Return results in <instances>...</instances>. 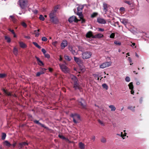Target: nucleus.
Returning a JSON list of instances; mask_svg holds the SVG:
<instances>
[{
  "label": "nucleus",
  "instance_id": "f257e3e1",
  "mask_svg": "<svg viewBox=\"0 0 149 149\" xmlns=\"http://www.w3.org/2000/svg\"><path fill=\"white\" fill-rule=\"evenodd\" d=\"M74 58L75 61L80 66V68L78 72L79 73H82L84 72L85 70V68L83 66H82L83 63V61L79 58H77L75 56L74 57Z\"/></svg>",
  "mask_w": 149,
  "mask_h": 149
},
{
  "label": "nucleus",
  "instance_id": "f03ea898",
  "mask_svg": "<svg viewBox=\"0 0 149 149\" xmlns=\"http://www.w3.org/2000/svg\"><path fill=\"white\" fill-rule=\"evenodd\" d=\"M19 4L22 9H24L28 6L27 0H19Z\"/></svg>",
  "mask_w": 149,
  "mask_h": 149
},
{
  "label": "nucleus",
  "instance_id": "7ed1b4c3",
  "mask_svg": "<svg viewBox=\"0 0 149 149\" xmlns=\"http://www.w3.org/2000/svg\"><path fill=\"white\" fill-rule=\"evenodd\" d=\"M92 55L91 52L86 51L82 53V58L83 59H87L90 58Z\"/></svg>",
  "mask_w": 149,
  "mask_h": 149
},
{
  "label": "nucleus",
  "instance_id": "20e7f679",
  "mask_svg": "<svg viewBox=\"0 0 149 149\" xmlns=\"http://www.w3.org/2000/svg\"><path fill=\"white\" fill-rule=\"evenodd\" d=\"M59 65L62 71L64 73H66L70 72V69L64 64H60Z\"/></svg>",
  "mask_w": 149,
  "mask_h": 149
},
{
  "label": "nucleus",
  "instance_id": "39448f33",
  "mask_svg": "<svg viewBox=\"0 0 149 149\" xmlns=\"http://www.w3.org/2000/svg\"><path fill=\"white\" fill-rule=\"evenodd\" d=\"M71 116L73 118V121L74 123H77L80 120V117L79 115L76 114H72Z\"/></svg>",
  "mask_w": 149,
  "mask_h": 149
},
{
  "label": "nucleus",
  "instance_id": "423d86ee",
  "mask_svg": "<svg viewBox=\"0 0 149 149\" xmlns=\"http://www.w3.org/2000/svg\"><path fill=\"white\" fill-rule=\"evenodd\" d=\"M111 61L104 62L100 65V67L101 68L104 69L111 66Z\"/></svg>",
  "mask_w": 149,
  "mask_h": 149
},
{
  "label": "nucleus",
  "instance_id": "0eeeda50",
  "mask_svg": "<svg viewBox=\"0 0 149 149\" xmlns=\"http://www.w3.org/2000/svg\"><path fill=\"white\" fill-rule=\"evenodd\" d=\"M78 101L79 103V104L81 106L82 108H86V104L85 100L84 99H82V98H81L80 99H79L78 100Z\"/></svg>",
  "mask_w": 149,
  "mask_h": 149
},
{
  "label": "nucleus",
  "instance_id": "6e6552de",
  "mask_svg": "<svg viewBox=\"0 0 149 149\" xmlns=\"http://www.w3.org/2000/svg\"><path fill=\"white\" fill-rule=\"evenodd\" d=\"M68 21L70 23L73 22H77L78 21V20L75 16L73 15L69 18Z\"/></svg>",
  "mask_w": 149,
  "mask_h": 149
},
{
  "label": "nucleus",
  "instance_id": "1a4fd4ad",
  "mask_svg": "<svg viewBox=\"0 0 149 149\" xmlns=\"http://www.w3.org/2000/svg\"><path fill=\"white\" fill-rule=\"evenodd\" d=\"M68 45V42L65 40H63L61 44V49H64Z\"/></svg>",
  "mask_w": 149,
  "mask_h": 149
},
{
  "label": "nucleus",
  "instance_id": "9d476101",
  "mask_svg": "<svg viewBox=\"0 0 149 149\" xmlns=\"http://www.w3.org/2000/svg\"><path fill=\"white\" fill-rule=\"evenodd\" d=\"M103 11L106 14L108 11V5L105 3L104 2L103 3Z\"/></svg>",
  "mask_w": 149,
  "mask_h": 149
},
{
  "label": "nucleus",
  "instance_id": "9b49d317",
  "mask_svg": "<svg viewBox=\"0 0 149 149\" xmlns=\"http://www.w3.org/2000/svg\"><path fill=\"white\" fill-rule=\"evenodd\" d=\"M56 10L54 8V10L51 12L49 15V17L51 19H53V18L56 17Z\"/></svg>",
  "mask_w": 149,
  "mask_h": 149
},
{
  "label": "nucleus",
  "instance_id": "f8f14e48",
  "mask_svg": "<svg viewBox=\"0 0 149 149\" xmlns=\"http://www.w3.org/2000/svg\"><path fill=\"white\" fill-rule=\"evenodd\" d=\"M97 21L98 23L101 24H104L106 23L105 20L102 18H98L97 19Z\"/></svg>",
  "mask_w": 149,
  "mask_h": 149
},
{
  "label": "nucleus",
  "instance_id": "ddd939ff",
  "mask_svg": "<svg viewBox=\"0 0 149 149\" xmlns=\"http://www.w3.org/2000/svg\"><path fill=\"white\" fill-rule=\"evenodd\" d=\"M69 49L71 52L72 54L74 55H77L78 53L77 52L75 51L72 46H69Z\"/></svg>",
  "mask_w": 149,
  "mask_h": 149
},
{
  "label": "nucleus",
  "instance_id": "4468645a",
  "mask_svg": "<svg viewBox=\"0 0 149 149\" xmlns=\"http://www.w3.org/2000/svg\"><path fill=\"white\" fill-rule=\"evenodd\" d=\"M46 69L45 68H41L40 72H38L36 74L37 76H39L41 74H44L46 71Z\"/></svg>",
  "mask_w": 149,
  "mask_h": 149
},
{
  "label": "nucleus",
  "instance_id": "2eb2a0df",
  "mask_svg": "<svg viewBox=\"0 0 149 149\" xmlns=\"http://www.w3.org/2000/svg\"><path fill=\"white\" fill-rule=\"evenodd\" d=\"M104 36L103 34L100 33H98L97 34H96L94 36H93L92 37V38H102Z\"/></svg>",
  "mask_w": 149,
  "mask_h": 149
},
{
  "label": "nucleus",
  "instance_id": "dca6fc26",
  "mask_svg": "<svg viewBox=\"0 0 149 149\" xmlns=\"http://www.w3.org/2000/svg\"><path fill=\"white\" fill-rule=\"evenodd\" d=\"M70 78L71 79L73 83L78 81L77 77L72 74H70Z\"/></svg>",
  "mask_w": 149,
  "mask_h": 149
},
{
  "label": "nucleus",
  "instance_id": "f3484780",
  "mask_svg": "<svg viewBox=\"0 0 149 149\" xmlns=\"http://www.w3.org/2000/svg\"><path fill=\"white\" fill-rule=\"evenodd\" d=\"M50 20L54 24H57L58 22V20L57 18L56 17L50 19Z\"/></svg>",
  "mask_w": 149,
  "mask_h": 149
},
{
  "label": "nucleus",
  "instance_id": "a211bd4d",
  "mask_svg": "<svg viewBox=\"0 0 149 149\" xmlns=\"http://www.w3.org/2000/svg\"><path fill=\"white\" fill-rule=\"evenodd\" d=\"M35 58H36L38 63V64L40 66H42L43 65V63L42 61H41L40 59V58L37 56H36Z\"/></svg>",
  "mask_w": 149,
  "mask_h": 149
},
{
  "label": "nucleus",
  "instance_id": "6ab92c4d",
  "mask_svg": "<svg viewBox=\"0 0 149 149\" xmlns=\"http://www.w3.org/2000/svg\"><path fill=\"white\" fill-rule=\"evenodd\" d=\"M120 21L125 25H126L127 23V20L126 19H120Z\"/></svg>",
  "mask_w": 149,
  "mask_h": 149
},
{
  "label": "nucleus",
  "instance_id": "aec40b11",
  "mask_svg": "<svg viewBox=\"0 0 149 149\" xmlns=\"http://www.w3.org/2000/svg\"><path fill=\"white\" fill-rule=\"evenodd\" d=\"M74 83V88L75 89H79V84L77 83V81L75 82Z\"/></svg>",
  "mask_w": 149,
  "mask_h": 149
},
{
  "label": "nucleus",
  "instance_id": "412c9836",
  "mask_svg": "<svg viewBox=\"0 0 149 149\" xmlns=\"http://www.w3.org/2000/svg\"><path fill=\"white\" fill-rule=\"evenodd\" d=\"M34 122L40 125V126H41L42 127H44L45 128H47V127L45 126L43 124H41V123H40L38 120H35L34 121Z\"/></svg>",
  "mask_w": 149,
  "mask_h": 149
},
{
  "label": "nucleus",
  "instance_id": "4be33fe9",
  "mask_svg": "<svg viewBox=\"0 0 149 149\" xmlns=\"http://www.w3.org/2000/svg\"><path fill=\"white\" fill-rule=\"evenodd\" d=\"M93 36L92 32L91 31H90L88 32L86 35V36L87 38H89L91 37H92H92L93 36Z\"/></svg>",
  "mask_w": 149,
  "mask_h": 149
},
{
  "label": "nucleus",
  "instance_id": "5701e85b",
  "mask_svg": "<svg viewBox=\"0 0 149 149\" xmlns=\"http://www.w3.org/2000/svg\"><path fill=\"white\" fill-rule=\"evenodd\" d=\"M20 47L22 48H25L26 47V45L22 42H19Z\"/></svg>",
  "mask_w": 149,
  "mask_h": 149
},
{
  "label": "nucleus",
  "instance_id": "b1692460",
  "mask_svg": "<svg viewBox=\"0 0 149 149\" xmlns=\"http://www.w3.org/2000/svg\"><path fill=\"white\" fill-rule=\"evenodd\" d=\"M79 146L81 149H84L85 148V145L81 142L79 143Z\"/></svg>",
  "mask_w": 149,
  "mask_h": 149
},
{
  "label": "nucleus",
  "instance_id": "393cba45",
  "mask_svg": "<svg viewBox=\"0 0 149 149\" xmlns=\"http://www.w3.org/2000/svg\"><path fill=\"white\" fill-rule=\"evenodd\" d=\"M27 143L25 142L19 143V147L20 148H22L24 146L27 145Z\"/></svg>",
  "mask_w": 149,
  "mask_h": 149
},
{
  "label": "nucleus",
  "instance_id": "a878e982",
  "mask_svg": "<svg viewBox=\"0 0 149 149\" xmlns=\"http://www.w3.org/2000/svg\"><path fill=\"white\" fill-rule=\"evenodd\" d=\"M13 53L15 55L17 56L18 54V50L15 47L14 48Z\"/></svg>",
  "mask_w": 149,
  "mask_h": 149
},
{
  "label": "nucleus",
  "instance_id": "bb28decb",
  "mask_svg": "<svg viewBox=\"0 0 149 149\" xmlns=\"http://www.w3.org/2000/svg\"><path fill=\"white\" fill-rule=\"evenodd\" d=\"M77 14L78 15L80 19H82L83 17L82 12L81 11H77Z\"/></svg>",
  "mask_w": 149,
  "mask_h": 149
},
{
  "label": "nucleus",
  "instance_id": "cd10ccee",
  "mask_svg": "<svg viewBox=\"0 0 149 149\" xmlns=\"http://www.w3.org/2000/svg\"><path fill=\"white\" fill-rule=\"evenodd\" d=\"M3 143L4 145L7 146H11V144L7 141H5Z\"/></svg>",
  "mask_w": 149,
  "mask_h": 149
},
{
  "label": "nucleus",
  "instance_id": "c85d7f7f",
  "mask_svg": "<svg viewBox=\"0 0 149 149\" xmlns=\"http://www.w3.org/2000/svg\"><path fill=\"white\" fill-rule=\"evenodd\" d=\"M109 108L111 109V111H114L116 110V107L113 105H110L109 106Z\"/></svg>",
  "mask_w": 149,
  "mask_h": 149
},
{
  "label": "nucleus",
  "instance_id": "c756f323",
  "mask_svg": "<svg viewBox=\"0 0 149 149\" xmlns=\"http://www.w3.org/2000/svg\"><path fill=\"white\" fill-rule=\"evenodd\" d=\"M83 8V6H79L77 8V11H81Z\"/></svg>",
  "mask_w": 149,
  "mask_h": 149
},
{
  "label": "nucleus",
  "instance_id": "7c9ffc66",
  "mask_svg": "<svg viewBox=\"0 0 149 149\" xmlns=\"http://www.w3.org/2000/svg\"><path fill=\"white\" fill-rule=\"evenodd\" d=\"M10 17L11 19V20L14 22L15 23L16 22V20L14 18V17L13 15H10Z\"/></svg>",
  "mask_w": 149,
  "mask_h": 149
},
{
  "label": "nucleus",
  "instance_id": "2f4dec72",
  "mask_svg": "<svg viewBox=\"0 0 149 149\" xmlns=\"http://www.w3.org/2000/svg\"><path fill=\"white\" fill-rule=\"evenodd\" d=\"M33 44L37 47L39 49H40L41 47L40 46L38 45V43L36 42H33Z\"/></svg>",
  "mask_w": 149,
  "mask_h": 149
},
{
  "label": "nucleus",
  "instance_id": "473e14b6",
  "mask_svg": "<svg viewBox=\"0 0 149 149\" xmlns=\"http://www.w3.org/2000/svg\"><path fill=\"white\" fill-rule=\"evenodd\" d=\"M130 89L131 90H133V83H130L128 85Z\"/></svg>",
  "mask_w": 149,
  "mask_h": 149
},
{
  "label": "nucleus",
  "instance_id": "72a5a7b5",
  "mask_svg": "<svg viewBox=\"0 0 149 149\" xmlns=\"http://www.w3.org/2000/svg\"><path fill=\"white\" fill-rule=\"evenodd\" d=\"M135 107H133L131 106H129L127 107V109H130L132 111H134Z\"/></svg>",
  "mask_w": 149,
  "mask_h": 149
},
{
  "label": "nucleus",
  "instance_id": "f704fd0d",
  "mask_svg": "<svg viewBox=\"0 0 149 149\" xmlns=\"http://www.w3.org/2000/svg\"><path fill=\"white\" fill-rule=\"evenodd\" d=\"M3 92L5 93L6 95H7L8 96H11V94L10 93H9L7 92L5 89H3Z\"/></svg>",
  "mask_w": 149,
  "mask_h": 149
},
{
  "label": "nucleus",
  "instance_id": "c9c22d12",
  "mask_svg": "<svg viewBox=\"0 0 149 149\" xmlns=\"http://www.w3.org/2000/svg\"><path fill=\"white\" fill-rule=\"evenodd\" d=\"M7 75L5 74H0V78H3L6 76Z\"/></svg>",
  "mask_w": 149,
  "mask_h": 149
},
{
  "label": "nucleus",
  "instance_id": "e433bc0d",
  "mask_svg": "<svg viewBox=\"0 0 149 149\" xmlns=\"http://www.w3.org/2000/svg\"><path fill=\"white\" fill-rule=\"evenodd\" d=\"M5 40H6L8 42H10L11 40L9 37L7 36H5Z\"/></svg>",
  "mask_w": 149,
  "mask_h": 149
},
{
  "label": "nucleus",
  "instance_id": "4c0bfd02",
  "mask_svg": "<svg viewBox=\"0 0 149 149\" xmlns=\"http://www.w3.org/2000/svg\"><path fill=\"white\" fill-rule=\"evenodd\" d=\"M114 43L117 45L120 46L121 45V42L118 41H115Z\"/></svg>",
  "mask_w": 149,
  "mask_h": 149
},
{
  "label": "nucleus",
  "instance_id": "58836bf2",
  "mask_svg": "<svg viewBox=\"0 0 149 149\" xmlns=\"http://www.w3.org/2000/svg\"><path fill=\"white\" fill-rule=\"evenodd\" d=\"M64 57L65 59V60H66L68 61H70L71 60V58H70L68 56H64Z\"/></svg>",
  "mask_w": 149,
  "mask_h": 149
},
{
  "label": "nucleus",
  "instance_id": "ea45409f",
  "mask_svg": "<svg viewBox=\"0 0 149 149\" xmlns=\"http://www.w3.org/2000/svg\"><path fill=\"white\" fill-rule=\"evenodd\" d=\"M6 136V134L4 133H2V136H1V139L2 140H4L5 139Z\"/></svg>",
  "mask_w": 149,
  "mask_h": 149
},
{
  "label": "nucleus",
  "instance_id": "a19ab883",
  "mask_svg": "<svg viewBox=\"0 0 149 149\" xmlns=\"http://www.w3.org/2000/svg\"><path fill=\"white\" fill-rule=\"evenodd\" d=\"M102 87L106 90H107L108 89V86L106 84H104L102 85Z\"/></svg>",
  "mask_w": 149,
  "mask_h": 149
},
{
  "label": "nucleus",
  "instance_id": "79ce46f5",
  "mask_svg": "<svg viewBox=\"0 0 149 149\" xmlns=\"http://www.w3.org/2000/svg\"><path fill=\"white\" fill-rule=\"evenodd\" d=\"M39 18L40 20L42 21H44L45 20V18L43 17V15H40Z\"/></svg>",
  "mask_w": 149,
  "mask_h": 149
},
{
  "label": "nucleus",
  "instance_id": "37998d69",
  "mask_svg": "<svg viewBox=\"0 0 149 149\" xmlns=\"http://www.w3.org/2000/svg\"><path fill=\"white\" fill-rule=\"evenodd\" d=\"M98 14L97 13H94L91 15V17L93 18L96 17Z\"/></svg>",
  "mask_w": 149,
  "mask_h": 149
},
{
  "label": "nucleus",
  "instance_id": "c03bdc74",
  "mask_svg": "<svg viewBox=\"0 0 149 149\" xmlns=\"http://www.w3.org/2000/svg\"><path fill=\"white\" fill-rule=\"evenodd\" d=\"M124 2L127 4H128L129 5H131L132 3L130 1H127L126 0H125L124 1Z\"/></svg>",
  "mask_w": 149,
  "mask_h": 149
},
{
  "label": "nucleus",
  "instance_id": "a18cd8bd",
  "mask_svg": "<svg viewBox=\"0 0 149 149\" xmlns=\"http://www.w3.org/2000/svg\"><path fill=\"white\" fill-rule=\"evenodd\" d=\"M125 80L127 82H129L130 81V78L129 77H126L125 78Z\"/></svg>",
  "mask_w": 149,
  "mask_h": 149
},
{
  "label": "nucleus",
  "instance_id": "49530a36",
  "mask_svg": "<svg viewBox=\"0 0 149 149\" xmlns=\"http://www.w3.org/2000/svg\"><path fill=\"white\" fill-rule=\"evenodd\" d=\"M98 123L102 126H104V124L102 121L100 120H98Z\"/></svg>",
  "mask_w": 149,
  "mask_h": 149
},
{
  "label": "nucleus",
  "instance_id": "de8ad7c7",
  "mask_svg": "<svg viewBox=\"0 0 149 149\" xmlns=\"http://www.w3.org/2000/svg\"><path fill=\"white\" fill-rule=\"evenodd\" d=\"M21 24L24 27H26L27 26L26 24L24 22H22Z\"/></svg>",
  "mask_w": 149,
  "mask_h": 149
},
{
  "label": "nucleus",
  "instance_id": "09e8293b",
  "mask_svg": "<svg viewBox=\"0 0 149 149\" xmlns=\"http://www.w3.org/2000/svg\"><path fill=\"white\" fill-rule=\"evenodd\" d=\"M125 10V8L124 7H121L120 9V11L122 13H124Z\"/></svg>",
  "mask_w": 149,
  "mask_h": 149
},
{
  "label": "nucleus",
  "instance_id": "8fccbe9b",
  "mask_svg": "<svg viewBox=\"0 0 149 149\" xmlns=\"http://www.w3.org/2000/svg\"><path fill=\"white\" fill-rule=\"evenodd\" d=\"M42 40L43 41L46 42L47 41V39L46 37H43L42 38Z\"/></svg>",
  "mask_w": 149,
  "mask_h": 149
},
{
  "label": "nucleus",
  "instance_id": "3c124183",
  "mask_svg": "<svg viewBox=\"0 0 149 149\" xmlns=\"http://www.w3.org/2000/svg\"><path fill=\"white\" fill-rule=\"evenodd\" d=\"M106 139L105 138H102L101 139V141L103 143H105L106 142Z\"/></svg>",
  "mask_w": 149,
  "mask_h": 149
},
{
  "label": "nucleus",
  "instance_id": "603ef678",
  "mask_svg": "<svg viewBox=\"0 0 149 149\" xmlns=\"http://www.w3.org/2000/svg\"><path fill=\"white\" fill-rule=\"evenodd\" d=\"M115 37V34L114 33H112L110 35V37L111 38H114Z\"/></svg>",
  "mask_w": 149,
  "mask_h": 149
},
{
  "label": "nucleus",
  "instance_id": "864d4df0",
  "mask_svg": "<svg viewBox=\"0 0 149 149\" xmlns=\"http://www.w3.org/2000/svg\"><path fill=\"white\" fill-rule=\"evenodd\" d=\"M37 31L36 30H35L34 31V32H36L35 33V36L36 37H38V36H39V33L38 32H36Z\"/></svg>",
  "mask_w": 149,
  "mask_h": 149
},
{
  "label": "nucleus",
  "instance_id": "5fc2aeb1",
  "mask_svg": "<svg viewBox=\"0 0 149 149\" xmlns=\"http://www.w3.org/2000/svg\"><path fill=\"white\" fill-rule=\"evenodd\" d=\"M104 31V30L103 29H102L101 28H98V31Z\"/></svg>",
  "mask_w": 149,
  "mask_h": 149
},
{
  "label": "nucleus",
  "instance_id": "6e6d98bb",
  "mask_svg": "<svg viewBox=\"0 0 149 149\" xmlns=\"http://www.w3.org/2000/svg\"><path fill=\"white\" fill-rule=\"evenodd\" d=\"M32 12L35 14H37L38 13V11L36 10H32Z\"/></svg>",
  "mask_w": 149,
  "mask_h": 149
},
{
  "label": "nucleus",
  "instance_id": "4d7b16f0",
  "mask_svg": "<svg viewBox=\"0 0 149 149\" xmlns=\"http://www.w3.org/2000/svg\"><path fill=\"white\" fill-rule=\"evenodd\" d=\"M44 55L46 57L48 58L50 57V56L48 54H44Z\"/></svg>",
  "mask_w": 149,
  "mask_h": 149
},
{
  "label": "nucleus",
  "instance_id": "13d9d810",
  "mask_svg": "<svg viewBox=\"0 0 149 149\" xmlns=\"http://www.w3.org/2000/svg\"><path fill=\"white\" fill-rule=\"evenodd\" d=\"M42 52L43 53V54H46V51L43 48L42 49Z\"/></svg>",
  "mask_w": 149,
  "mask_h": 149
},
{
  "label": "nucleus",
  "instance_id": "bf43d9fd",
  "mask_svg": "<svg viewBox=\"0 0 149 149\" xmlns=\"http://www.w3.org/2000/svg\"><path fill=\"white\" fill-rule=\"evenodd\" d=\"M8 30L9 31H10L11 32V33H13V34H14V33L15 32H14V31L13 30H11V29H8Z\"/></svg>",
  "mask_w": 149,
  "mask_h": 149
},
{
  "label": "nucleus",
  "instance_id": "052dcab7",
  "mask_svg": "<svg viewBox=\"0 0 149 149\" xmlns=\"http://www.w3.org/2000/svg\"><path fill=\"white\" fill-rule=\"evenodd\" d=\"M81 19V22L82 23H84L85 22V20L83 19V17L82 19Z\"/></svg>",
  "mask_w": 149,
  "mask_h": 149
},
{
  "label": "nucleus",
  "instance_id": "680f3d73",
  "mask_svg": "<svg viewBox=\"0 0 149 149\" xmlns=\"http://www.w3.org/2000/svg\"><path fill=\"white\" fill-rule=\"evenodd\" d=\"M128 60L130 63H131L132 62V60L131 58L130 57H128Z\"/></svg>",
  "mask_w": 149,
  "mask_h": 149
},
{
  "label": "nucleus",
  "instance_id": "e2e57ef3",
  "mask_svg": "<svg viewBox=\"0 0 149 149\" xmlns=\"http://www.w3.org/2000/svg\"><path fill=\"white\" fill-rule=\"evenodd\" d=\"M95 136H93L92 138V140H93V141H94L95 140Z\"/></svg>",
  "mask_w": 149,
  "mask_h": 149
},
{
  "label": "nucleus",
  "instance_id": "0e129e2a",
  "mask_svg": "<svg viewBox=\"0 0 149 149\" xmlns=\"http://www.w3.org/2000/svg\"><path fill=\"white\" fill-rule=\"evenodd\" d=\"M24 38H27L28 39H29L31 38L29 36H24Z\"/></svg>",
  "mask_w": 149,
  "mask_h": 149
},
{
  "label": "nucleus",
  "instance_id": "69168bd1",
  "mask_svg": "<svg viewBox=\"0 0 149 149\" xmlns=\"http://www.w3.org/2000/svg\"><path fill=\"white\" fill-rule=\"evenodd\" d=\"M57 41H55L53 43H52V44L53 45H55H55L57 44Z\"/></svg>",
  "mask_w": 149,
  "mask_h": 149
},
{
  "label": "nucleus",
  "instance_id": "338daca9",
  "mask_svg": "<svg viewBox=\"0 0 149 149\" xmlns=\"http://www.w3.org/2000/svg\"><path fill=\"white\" fill-rule=\"evenodd\" d=\"M59 137L61 138L64 139L65 138V137L63 136L62 135H59Z\"/></svg>",
  "mask_w": 149,
  "mask_h": 149
},
{
  "label": "nucleus",
  "instance_id": "774afa93",
  "mask_svg": "<svg viewBox=\"0 0 149 149\" xmlns=\"http://www.w3.org/2000/svg\"><path fill=\"white\" fill-rule=\"evenodd\" d=\"M131 94H134V91H133V90H131Z\"/></svg>",
  "mask_w": 149,
  "mask_h": 149
}]
</instances>
